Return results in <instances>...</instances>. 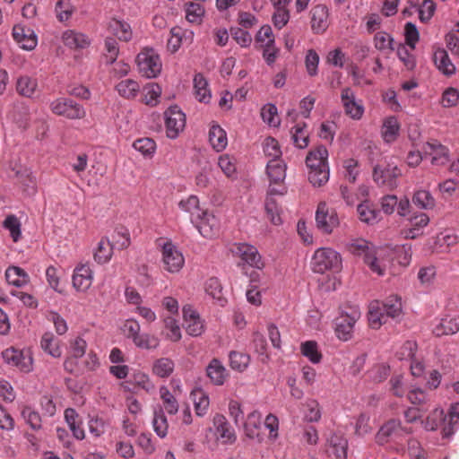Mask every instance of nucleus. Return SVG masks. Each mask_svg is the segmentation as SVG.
Masks as SVG:
<instances>
[{
    "label": "nucleus",
    "mask_w": 459,
    "mask_h": 459,
    "mask_svg": "<svg viewBox=\"0 0 459 459\" xmlns=\"http://www.w3.org/2000/svg\"><path fill=\"white\" fill-rule=\"evenodd\" d=\"M286 164L281 159H271L266 165V173L270 179L269 194L271 195H283L287 193L284 185L286 178Z\"/></svg>",
    "instance_id": "nucleus-1"
},
{
    "label": "nucleus",
    "mask_w": 459,
    "mask_h": 459,
    "mask_svg": "<svg viewBox=\"0 0 459 459\" xmlns=\"http://www.w3.org/2000/svg\"><path fill=\"white\" fill-rule=\"evenodd\" d=\"M191 396L194 400L196 415L204 416L207 412L210 403L208 395L203 390L198 389L193 391Z\"/></svg>",
    "instance_id": "nucleus-47"
},
{
    "label": "nucleus",
    "mask_w": 459,
    "mask_h": 459,
    "mask_svg": "<svg viewBox=\"0 0 459 459\" xmlns=\"http://www.w3.org/2000/svg\"><path fill=\"white\" fill-rule=\"evenodd\" d=\"M2 357L6 364L17 368L22 372H30L32 370L33 360L29 351L10 347L2 352Z\"/></svg>",
    "instance_id": "nucleus-8"
},
{
    "label": "nucleus",
    "mask_w": 459,
    "mask_h": 459,
    "mask_svg": "<svg viewBox=\"0 0 459 459\" xmlns=\"http://www.w3.org/2000/svg\"><path fill=\"white\" fill-rule=\"evenodd\" d=\"M311 29L314 33L321 34L325 32L329 26V11L324 4H317L310 11Z\"/></svg>",
    "instance_id": "nucleus-15"
},
{
    "label": "nucleus",
    "mask_w": 459,
    "mask_h": 459,
    "mask_svg": "<svg viewBox=\"0 0 459 459\" xmlns=\"http://www.w3.org/2000/svg\"><path fill=\"white\" fill-rule=\"evenodd\" d=\"M207 377L216 385H222L228 377V371L221 362L213 359L206 368Z\"/></svg>",
    "instance_id": "nucleus-23"
},
{
    "label": "nucleus",
    "mask_w": 459,
    "mask_h": 459,
    "mask_svg": "<svg viewBox=\"0 0 459 459\" xmlns=\"http://www.w3.org/2000/svg\"><path fill=\"white\" fill-rule=\"evenodd\" d=\"M341 100L346 115L353 119H359L364 112L363 105L356 100L354 91L345 87L342 90Z\"/></svg>",
    "instance_id": "nucleus-13"
},
{
    "label": "nucleus",
    "mask_w": 459,
    "mask_h": 459,
    "mask_svg": "<svg viewBox=\"0 0 459 459\" xmlns=\"http://www.w3.org/2000/svg\"><path fill=\"white\" fill-rule=\"evenodd\" d=\"M447 417V423L443 428V437H450L459 428V403L451 405Z\"/></svg>",
    "instance_id": "nucleus-31"
},
{
    "label": "nucleus",
    "mask_w": 459,
    "mask_h": 459,
    "mask_svg": "<svg viewBox=\"0 0 459 459\" xmlns=\"http://www.w3.org/2000/svg\"><path fill=\"white\" fill-rule=\"evenodd\" d=\"M164 323L167 330L166 337L171 342H178L182 335L178 322L173 317H167Z\"/></svg>",
    "instance_id": "nucleus-62"
},
{
    "label": "nucleus",
    "mask_w": 459,
    "mask_h": 459,
    "mask_svg": "<svg viewBox=\"0 0 459 459\" xmlns=\"http://www.w3.org/2000/svg\"><path fill=\"white\" fill-rule=\"evenodd\" d=\"M340 224L336 211L321 202L316 212V226L324 234H331Z\"/></svg>",
    "instance_id": "nucleus-6"
},
{
    "label": "nucleus",
    "mask_w": 459,
    "mask_h": 459,
    "mask_svg": "<svg viewBox=\"0 0 459 459\" xmlns=\"http://www.w3.org/2000/svg\"><path fill=\"white\" fill-rule=\"evenodd\" d=\"M92 272L89 265L82 264L74 269L73 286L77 291H86L92 283Z\"/></svg>",
    "instance_id": "nucleus-19"
},
{
    "label": "nucleus",
    "mask_w": 459,
    "mask_h": 459,
    "mask_svg": "<svg viewBox=\"0 0 459 459\" xmlns=\"http://www.w3.org/2000/svg\"><path fill=\"white\" fill-rule=\"evenodd\" d=\"M4 227L10 231V235L14 242L21 238V222L15 215H8L4 221Z\"/></svg>",
    "instance_id": "nucleus-58"
},
{
    "label": "nucleus",
    "mask_w": 459,
    "mask_h": 459,
    "mask_svg": "<svg viewBox=\"0 0 459 459\" xmlns=\"http://www.w3.org/2000/svg\"><path fill=\"white\" fill-rule=\"evenodd\" d=\"M308 180L314 186H322L329 180V169H309Z\"/></svg>",
    "instance_id": "nucleus-57"
},
{
    "label": "nucleus",
    "mask_w": 459,
    "mask_h": 459,
    "mask_svg": "<svg viewBox=\"0 0 459 459\" xmlns=\"http://www.w3.org/2000/svg\"><path fill=\"white\" fill-rule=\"evenodd\" d=\"M412 203L420 209H432L435 206V199L432 195L426 190L417 191L413 197Z\"/></svg>",
    "instance_id": "nucleus-49"
},
{
    "label": "nucleus",
    "mask_w": 459,
    "mask_h": 459,
    "mask_svg": "<svg viewBox=\"0 0 459 459\" xmlns=\"http://www.w3.org/2000/svg\"><path fill=\"white\" fill-rule=\"evenodd\" d=\"M218 166L228 178H231L236 174L237 168L235 159L228 154H223L219 157Z\"/></svg>",
    "instance_id": "nucleus-60"
},
{
    "label": "nucleus",
    "mask_w": 459,
    "mask_h": 459,
    "mask_svg": "<svg viewBox=\"0 0 459 459\" xmlns=\"http://www.w3.org/2000/svg\"><path fill=\"white\" fill-rule=\"evenodd\" d=\"M357 211L360 221L367 224H375L380 220L379 212L368 202L359 204Z\"/></svg>",
    "instance_id": "nucleus-35"
},
{
    "label": "nucleus",
    "mask_w": 459,
    "mask_h": 459,
    "mask_svg": "<svg viewBox=\"0 0 459 459\" xmlns=\"http://www.w3.org/2000/svg\"><path fill=\"white\" fill-rule=\"evenodd\" d=\"M13 39L26 50H32L37 46V36L30 29H25L21 25H15L13 28Z\"/></svg>",
    "instance_id": "nucleus-20"
},
{
    "label": "nucleus",
    "mask_w": 459,
    "mask_h": 459,
    "mask_svg": "<svg viewBox=\"0 0 459 459\" xmlns=\"http://www.w3.org/2000/svg\"><path fill=\"white\" fill-rule=\"evenodd\" d=\"M134 344L142 350H155L160 345V340L157 336L146 333H139L133 340Z\"/></svg>",
    "instance_id": "nucleus-44"
},
{
    "label": "nucleus",
    "mask_w": 459,
    "mask_h": 459,
    "mask_svg": "<svg viewBox=\"0 0 459 459\" xmlns=\"http://www.w3.org/2000/svg\"><path fill=\"white\" fill-rule=\"evenodd\" d=\"M382 136L386 143L394 142L399 134V125L395 117H388L382 127Z\"/></svg>",
    "instance_id": "nucleus-48"
},
{
    "label": "nucleus",
    "mask_w": 459,
    "mask_h": 459,
    "mask_svg": "<svg viewBox=\"0 0 459 459\" xmlns=\"http://www.w3.org/2000/svg\"><path fill=\"white\" fill-rule=\"evenodd\" d=\"M402 174L401 169L397 166L377 165L374 168V181L380 186H386L390 188L396 186V178Z\"/></svg>",
    "instance_id": "nucleus-11"
},
{
    "label": "nucleus",
    "mask_w": 459,
    "mask_h": 459,
    "mask_svg": "<svg viewBox=\"0 0 459 459\" xmlns=\"http://www.w3.org/2000/svg\"><path fill=\"white\" fill-rule=\"evenodd\" d=\"M118 94L126 99H134L140 91L139 83L132 79H126L116 85Z\"/></svg>",
    "instance_id": "nucleus-41"
},
{
    "label": "nucleus",
    "mask_w": 459,
    "mask_h": 459,
    "mask_svg": "<svg viewBox=\"0 0 459 459\" xmlns=\"http://www.w3.org/2000/svg\"><path fill=\"white\" fill-rule=\"evenodd\" d=\"M307 412L304 419L308 422H316L321 419V408L317 401L308 400L306 402Z\"/></svg>",
    "instance_id": "nucleus-63"
},
{
    "label": "nucleus",
    "mask_w": 459,
    "mask_h": 459,
    "mask_svg": "<svg viewBox=\"0 0 459 459\" xmlns=\"http://www.w3.org/2000/svg\"><path fill=\"white\" fill-rule=\"evenodd\" d=\"M417 343L414 341H406L400 350L397 351V356L400 359L413 360L417 351Z\"/></svg>",
    "instance_id": "nucleus-64"
},
{
    "label": "nucleus",
    "mask_w": 459,
    "mask_h": 459,
    "mask_svg": "<svg viewBox=\"0 0 459 459\" xmlns=\"http://www.w3.org/2000/svg\"><path fill=\"white\" fill-rule=\"evenodd\" d=\"M186 12V19L191 23L200 24L204 16L205 10L203 4L200 3L187 2L184 5Z\"/></svg>",
    "instance_id": "nucleus-33"
},
{
    "label": "nucleus",
    "mask_w": 459,
    "mask_h": 459,
    "mask_svg": "<svg viewBox=\"0 0 459 459\" xmlns=\"http://www.w3.org/2000/svg\"><path fill=\"white\" fill-rule=\"evenodd\" d=\"M174 368V361L169 358L163 357L153 362L152 373L160 378H167L172 375Z\"/></svg>",
    "instance_id": "nucleus-30"
},
{
    "label": "nucleus",
    "mask_w": 459,
    "mask_h": 459,
    "mask_svg": "<svg viewBox=\"0 0 459 459\" xmlns=\"http://www.w3.org/2000/svg\"><path fill=\"white\" fill-rule=\"evenodd\" d=\"M64 44L74 49L85 48L90 46L89 37L82 32L74 30H67L62 35Z\"/></svg>",
    "instance_id": "nucleus-22"
},
{
    "label": "nucleus",
    "mask_w": 459,
    "mask_h": 459,
    "mask_svg": "<svg viewBox=\"0 0 459 459\" xmlns=\"http://www.w3.org/2000/svg\"><path fill=\"white\" fill-rule=\"evenodd\" d=\"M370 416L367 413H360L355 422V435L358 437H364L372 431V427L369 424Z\"/></svg>",
    "instance_id": "nucleus-61"
},
{
    "label": "nucleus",
    "mask_w": 459,
    "mask_h": 459,
    "mask_svg": "<svg viewBox=\"0 0 459 459\" xmlns=\"http://www.w3.org/2000/svg\"><path fill=\"white\" fill-rule=\"evenodd\" d=\"M342 266V258L338 252L329 247L318 248L311 261V267L315 273H324L329 270H339Z\"/></svg>",
    "instance_id": "nucleus-2"
},
{
    "label": "nucleus",
    "mask_w": 459,
    "mask_h": 459,
    "mask_svg": "<svg viewBox=\"0 0 459 459\" xmlns=\"http://www.w3.org/2000/svg\"><path fill=\"white\" fill-rule=\"evenodd\" d=\"M433 58L436 66L444 74L450 76L455 73V66L445 49L435 51Z\"/></svg>",
    "instance_id": "nucleus-25"
},
{
    "label": "nucleus",
    "mask_w": 459,
    "mask_h": 459,
    "mask_svg": "<svg viewBox=\"0 0 459 459\" xmlns=\"http://www.w3.org/2000/svg\"><path fill=\"white\" fill-rule=\"evenodd\" d=\"M50 110L56 116L67 119H82L86 116L85 108L79 103L68 98H58L50 103Z\"/></svg>",
    "instance_id": "nucleus-5"
},
{
    "label": "nucleus",
    "mask_w": 459,
    "mask_h": 459,
    "mask_svg": "<svg viewBox=\"0 0 459 459\" xmlns=\"http://www.w3.org/2000/svg\"><path fill=\"white\" fill-rule=\"evenodd\" d=\"M229 358L230 368L238 372L245 371L250 363V357L247 353L230 351Z\"/></svg>",
    "instance_id": "nucleus-45"
},
{
    "label": "nucleus",
    "mask_w": 459,
    "mask_h": 459,
    "mask_svg": "<svg viewBox=\"0 0 459 459\" xmlns=\"http://www.w3.org/2000/svg\"><path fill=\"white\" fill-rule=\"evenodd\" d=\"M21 415L31 429L38 431L42 429L41 416L31 406L24 405L21 410Z\"/></svg>",
    "instance_id": "nucleus-36"
},
{
    "label": "nucleus",
    "mask_w": 459,
    "mask_h": 459,
    "mask_svg": "<svg viewBox=\"0 0 459 459\" xmlns=\"http://www.w3.org/2000/svg\"><path fill=\"white\" fill-rule=\"evenodd\" d=\"M162 263L164 269L169 273H178L185 264L182 253L170 241L162 246Z\"/></svg>",
    "instance_id": "nucleus-9"
},
{
    "label": "nucleus",
    "mask_w": 459,
    "mask_h": 459,
    "mask_svg": "<svg viewBox=\"0 0 459 459\" xmlns=\"http://www.w3.org/2000/svg\"><path fill=\"white\" fill-rule=\"evenodd\" d=\"M194 89L195 94L199 101L204 103L210 101L212 96L208 88V82L201 74H195L194 78Z\"/></svg>",
    "instance_id": "nucleus-38"
},
{
    "label": "nucleus",
    "mask_w": 459,
    "mask_h": 459,
    "mask_svg": "<svg viewBox=\"0 0 459 459\" xmlns=\"http://www.w3.org/2000/svg\"><path fill=\"white\" fill-rule=\"evenodd\" d=\"M144 98L143 101L146 105L149 106H156L158 103V100L160 96L161 90L160 87L156 83H149L144 88Z\"/></svg>",
    "instance_id": "nucleus-59"
},
{
    "label": "nucleus",
    "mask_w": 459,
    "mask_h": 459,
    "mask_svg": "<svg viewBox=\"0 0 459 459\" xmlns=\"http://www.w3.org/2000/svg\"><path fill=\"white\" fill-rule=\"evenodd\" d=\"M183 317L185 329L189 335L199 336L204 333V323L198 313L191 307H183Z\"/></svg>",
    "instance_id": "nucleus-16"
},
{
    "label": "nucleus",
    "mask_w": 459,
    "mask_h": 459,
    "mask_svg": "<svg viewBox=\"0 0 459 459\" xmlns=\"http://www.w3.org/2000/svg\"><path fill=\"white\" fill-rule=\"evenodd\" d=\"M306 124L297 125L291 129V139L294 144L299 148L304 149L308 145V135L306 134L304 128Z\"/></svg>",
    "instance_id": "nucleus-56"
},
{
    "label": "nucleus",
    "mask_w": 459,
    "mask_h": 459,
    "mask_svg": "<svg viewBox=\"0 0 459 459\" xmlns=\"http://www.w3.org/2000/svg\"><path fill=\"white\" fill-rule=\"evenodd\" d=\"M166 135L169 139H176L186 126V115L178 107H169L163 114Z\"/></svg>",
    "instance_id": "nucleus-7"
},
{
    "label": "nucleus",
    "mask_w": 459,
    "mask_h": 459,
    "mask_svg": "<svg viewBox=\"0 0 459 459\" xmlns=\"http://www.w3.org/2000/svg\"><path fill=\"white\" fill-rule=\"evenodd\" d=\"M411 433V428L403 427L399 420L390 419L379 428L375 436V441L377 445L384 446L390 441H397Z\"/></svg>",
    "instance_id": "nucleus-3"
},
{
    "label": "nucleus",
    "mask_w": 459,
    "mask_h": 459,
    "mask_svg": "<svg viewBox=\"0 0 459 459\" xmlns=\"http://www.w3.org/2000/svg\"><path fill=\"white\" fill-rule=\"evenodd\" d=\"M133 146L137 152L147 158H152L156 151V143L148 137L135 140Z\"/></svg>",
    "instance_id": "nucleus-50"
},
{
    "label": "nucleus",
    "mask_w": 459,
    "mask_h": 459,
    "mask_svg": "<svg viewBox=\"0 0 459 459\" xmlns=\"http://www.w3.org/2000/svg\"><path fill=\"white\" fill-rule=\"evenodd\" d=\"M301 353L307 357L312 363H318L322 355L318 351L317 343L314 341H307L301 344Z\"/></svg>",
    "instance_id": "nucleus-54"
},
{
    "label": "nucleus",
    "mask_w": 459,
    "mask_h": 459,
    "mask_svg": "<svg viewBox=\"0 0 459 459\" xmlns=\"http://www.w3.org/2000/svg\"><path fill=\"white\" fill-rule=\"evenodd\" d=\"M180 209L191 214V221L197 222L201 218L202 212L199 207V199L195 195H190L178 204Z\"/></svg>",
    "instance_id": "nucleus-39"
},
{
    "label": "nucleus",
    "mask_w": 459,
    "mask_h": 459,
    "mask_svg": "<svg viewBox=\"0 0 459 459\" xmlns=\"http://www.w3.org/2000/svg\"><path fill=\"white\" fill-rule=\"evenodd\" d=\"M56 13L59 22L68 21L74 12L70 0H59L56 4Z\"/></svg>",
    "instance_id": "nucleus-55"
},
{
    "label": "nucleus",
    "mask_w": 459,
    "mask_h": 459,
    "mask_svg": "<svg viewBox=\"0 0 459 459\" xmlns=\"http://www.w3.org/2000/svg\"><path fill=\"white\" fill-rule=\"evenodd\" d=\"M198 229L200 234L204 238H212L218 234L220 224L217 218L207 212H202L201 218L197 222H193Z\"/></svg>",
    "instance_id": "nucleus-17"
},
{
    "label": "nucleus",
    "mask_w": 459,
    "mask_h": 459,
    "mask_svg": "<svg viewBox=\"0 0 459 459\" xmlns=\"http://www.w3.org/2000/svg\"><path fill=\"white\" fill-rule=\"evenodd\" d=\"M109 29L120 40L128 41L132 38L131 27L125 22L114 19L109 23Z\"/></svg>",
    "instance_id": "nucleus-46"
},
{
    "label": "nucleus",
    "mask_w": 459,
    "mask_h": 459,
    "mask_svg": "<svg viewBox=\"0 0 459 459\" xmlns=\"http://www.w3.org/2000/svg\"><path fill=\"white\" fill-rule=\"evenodd\" d=\"M152 425H153L155 433L160 437L163 438L167 436L169 424H168L167 418L161 409L160 411L154 412Z\"/></svg>",
    "instance_id": "nucleus-53"
},
{
    "label": "nucleus",
    "mask_w": 459,
    "mask_h": 459,
    "mask_svg": "<svg viewBox=\"0 0 459 459\" xmlns=\"http://www.w3.org/2000/svg\"><path fill=\"white\" fill-rule=\"evenodd\" d=\"M328 151L324 145L308 152L306 164L308 169H329L327 164Z\"/></svg>",
    "instance_id": "nucleus-21"
},
{
    "label": "nucleus",
    "mask_w": 459,
    "mask_h": 459,
    "mask_svg": "<svg viewBox=\"0 0 459 459\" xmlns=\"http://www.w3.org/2000/svg\"><path fill=\"white\" fill-rule=\"evenodd\" d=\"M387 319L381 307V303L375 300L369 305L368 322L372 328H378L382 324L386 323Z\"/></svg>",
    "instance_id": "nucleus-40"
},
{
    "label": "nucleus",
    "mask_w": 459,
    "mask_h": 459,
    "mask_svg": "<svg viewBox=\"0 0 459 459\" xmlns=\"http://www.w3.org/2000/svg\"><path fill=\"white\" fill-rule=\"evenodd\" d=\"M160 394L166 411L169 414H176L178 411V403L170 391L166 386H161L160 388Z\"/></svg>",
    "instance_id": "nucleus-51"
},
{
    "label": "nucleus",
    "mask_w": 459,
    "mask_h": 459,
    "mask_svg": "<svg viewBox=\"0 0 459 459\" xmlns=\"http://www.w3.org/2000/svg\"><path fill=\"white\" fill-rule=\"evenodd\" d=\"M232 252L251 267L261 270L264 266L262 256L254 246L247 243H238L234 246Z\"/></svg>",
    "instance_id": "nucleus-10"
},
{
    "label": "nucleus",
    "mask_w": 459,
    "mask_h": 459,
    "mask_svg": "<svg viewBox=\"0 0 459 459\" xmlns=\"http://www.w3.org/2000/svg\"><path fill=\"white\" fill-rule=\"evenodd\" d=\"M261 117L264 122L268 124L270 126H278L280 125L277 108L274 104H265L261 109Z\"/></svg>",
    "instance_id": "nucleus-52"
},
{
    "label": "nucleus",
    "mask_w": 459,
    "mask_h": 459,
    "mask_svg": "<svg viewBox=\"0 0 459 459\" xmlns=\"http://www.w3.org/2000/svg\"><path fill=\"white\" fill-rule=\"evenodd\" d=\"M359 318V312L352 310L351 314H342L335 322V333L337 337L342 341L351 338L354 325Z\"/></svg>",
    "instance_id": "nucleus-12"
},
{
    "label": "nucleus",
    "mask_w": 459,
    "mask_h": 459,
    "mask_svg": "<svg viewBox=\"0 0 459 459\" xmlns=\"http://www.w3.org/2000/svg\"><path fill=\"white\" fill-rule=\"evenodd\" d=\"M384 314L387 318H396L402 313V301L397 296H391L381 304Z\"/></svg>",
    "instance_id": "nucleus-42"
},
{
    "label": "nucleus",
    "mask_w": 459,
    "mask_h": 459,
    "mask_svg": "<svg viewBox=\"0 0 459 459\" xmlns=\"http://www.w3.org/2000/svg\"><path fill=\"white\" fill-rule=\"evenodd\" d=\"M38 88L37 79L28 75L20 76L16 82L17 92L25 98H32Z\"/></svg>",
    "instance_id": "nucleus-26"
},
{
    "label": "nucleus",
    "mask_w": 459,
    "mask_h": 459,
    "mask_svg": "<svg viewBox=\"0 0 459 459\" xmlns=\"http://www.w3.org/2000/svg\"><path fill=\"white\" fill-rule=\"evenodd\" d=\"M329 446L336 459H346L348 440L341 434L333 433L328 438Z\"/></svg>",
    "instance_id": "nucleus-24"
},
{
    "label": "nucleus",
    "mask_w": 459,
    "mask_h": 459,
    "mask_svg": "<svg viewBox=\"0 0 459 459\" xmlns=\"http://www.w3.org/2000/svg\"><path fill=\"white\" fill-rule=\"evenodd\" d=\"M459 331V317H445L435 326L433 333L437 336L454 334Z\"/></svg>",
    "instance_id": "nucleus-28"
},
{
    "label": "nucleus",
    "mask_w": 459,
    "mask_h": 459,
    "mask_svg": "<svg viewBox=\"0 0 459 459\" xmlns=\"http://www.w3.org/2000/svg\"><path fill=\"white\" fill-rule=\"evenodd\" d=\"M422 423L425 429L432 431L439 427L443 429L447 423V417L444 414L442 409L437 408L431 411Z\"/></svg>",
    "instance_id": "nucleus-34"
},
{
    "label": "nucleus",
    "mask_w": 459,
    "mask_h": 459,
    "mask_svg": "<svg viewBox=\"0 0 459 459\" xmlns=\"http://www.w3.org/2000/svg\"><path fill=\"white\" fill-rule=\"evenodd\" d=\"M5 278L9 284L15 287L25 286L29 281L28 273L18 266H10L5 271Z\"/></svg>",
    "instance_id": "nucleus-27"
},
{
    "label": "nucleus",
    "mask_w": 459,
    "mask_h": 459,
    "mask_svg": "<svg viewBox=\"0 0 459 459\" xmlns=\"http://www.w3.org/2000/svg\"><path fill=\"white\" fill-rule=\"evenodd\" d=\"M213 426L217 438L224 445H231L236 439V434L230 424L221 414H216L213 418Z\"/></svg>",
    "instance_id": "nucleus-14"
},
{
    "label": "nucleus",
    "mask_w": 459,
    "mask_h": 459,
    "mask_svg": "<svg viewBox=\"0 0 459 459\" xmlns=\"http://www.w3.org/2000/svg\"><path fill=\"white\" fill-rule=\"evenodd\" d=\"M209 141L217 152L223 151L228 144L226 132L220 126H212L209 131Z\"/></svg>",
    "instance_id": "nucleus-32"
},
{
    "label": "nucleus",
    "mask_w": 459,
    "mask_h": 459,
    "mask_svg": "<svg viewBox=\"0 0 459 459\" xmlns=\"http://www.w3.org/2000/svg\"><path fill=\"white\" fill-rule=\"evenodd\" d=\"M113 255V245L110 241L102 238L98 243L97 248L93 254L94 260L100 264H103L108 263Z\"/></svg>",
    "instance_id": "nucleus-29"
},
{
    "label": "nucleus",
    "mask_w": 459,
    "mask_h": 459,
    "mask_svg": "<svg viewBox=\"0 0 459 459\" xmlns=\"http://www.w3.org/2000/svg\"><path fill=\"white\" fill-rule=\"evenodd\" d=\"M264 209L269 220L274 225H280L282 222L281 213V209L278 206L276 200L273 198V195H271L269 192L267 193V197L264 204Z\"/></svg>",
    "instance_id": "nucleus-43"
},
{
    "label": "nucleus",
    "mask_w": 459,
    "mask_h": 459,
    "mask_svg": "<svg viewBox=\"0 0 459 459\" xmlns=\"http://www.w3.org/2000/svg\"><path fill=\"white\" fill-rule=\"evenodd\" d=\"M139 73L146 78H155L161 72V61L153 49H144L136 56Z\"/></svg>",
    "instance_id": "nucleus-4"
},
{
    "label": "nucleus",
    "mask_w": 459,
    "mask_h": 459,
    "mask_svg": "<svg viewBox=\"0 0 459 459\" xmlns=\"http://www.w3.org/2000/svg\"><path fill=\"white\" fill-rule=\"evenodd\" d=\"M424 152L431 157V164L435 166H444L449 161L448 149L437 141L427 143Z\"/></svg>",
    "instance_id": "nucleus-18"
},
{
    "label": "nucleus",
    "mask_w": 459,
    "mask_h": 459,
    "mask_svg": "<svg viewBox=\"0 0 459 459\" xmlns=\"http://www.w3.org/2000/svg\"><path fill=\"white\" fill-rule=\"evenodd\" d=\"M40 346L43 351L54 358H59L62 355L59 347V340L52 333H45L41 338Z\"/></svg>",
    "instance_id": "nucleus-37"
}]
</instances>
